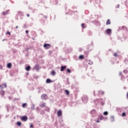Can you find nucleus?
<instances>
[{
    "label": "nucleus",
    "mask_w": 128,
    "mask_h": 128,
    "mask_svg": "<svg viewBox=\"0 0 128 128\" xmlns=\"http://www.w3.org/2000/svg\"><path fill=\"white\" fill-rule=\"evenodd\" d=\"M112 122H114V116L110 117Z\"/></svg>",
    "instance_id": "nucleus-20"
},
{
    "label": "nucleus",
    "mask_w": 128,
    "mask_h": 128,
    "mask_svg": "<svg viewBox=\"0 0 128 128\" xmlns=\"http://www.w3.org/2000/svg\"><path fill=\"white\" fill-rule=\"evenodd\" d=\"M40 108H44L46 106V104L45 103H42V104L40 105Z\"/></svg>",
    "instance_id": "nucleus-10"
},
{
    "label": "nucleus",
    "mask_w": 128,
    "mask_h": 128,
    "mask_svg": "<svg viewBox=\"0 0 128 128\" xmlns=\"http://www.w3.org/2000/svg\"><path fill=\"white\" fill-rule=\"evenodd\" d=\"M26 106V104L24 103L22 104V108H24V106Z\"/></svg>",
    "instance_id": "nucleus-24"
},
{
    "label": "nucleus",
    "mask_w": 128,
    "mask_h": 128,
    "mask_svg": "<svg viewBox=\"0 0 128 128\" xmlns=\"http://www.w3.org/2000/svg\"><path fill=\"white\" fill-rule=\"evenodd\" d=\"M30 128H34V125H33L32 124H31L30 125Z\"/></svg>",
    "instance_id": "nucleus-29"
},
{
    "label": "nucleus",
    "mask_w": 128,
    "mask_h": 128,
    "mask_svg": "<svg viewBox=\"0 0 128 128\" xmlns=\"http://www.w3.org/2000/svg\"><path fill=\"white\" fill-rule=\"evenodd\" d=\"M16 124L18 126H22V122H18Z\"/></svg>",
    "instance_id": "nucleus-17"
},
{
    "label": "nucleus",
    "mask_w": 128,
    "mask_h": 128,
    "mask_svg": "<svg viewBox=\"0 0 128 128\" xmlns=\"http://www.w3.org/2000/svg\"><path fill=\"white\" fill-rule=\"evenodd\" d=\"M66 68V66H61V69H60V72H64V70Z\"/></svg>",
    "instance_id": "nucleus-6"
},
{
    "label": "nucleus",
    "mask_w": 128,
    "mask_h": 128,
    "mask_svg": "<svg viewBox=\"0 0 128 128\" xmlns=\"http://www.w3.org/2000/svg\"><path fill=\"white\" fill-rule=\"evenodd\" d=\"M84 24H82V26L83 28H84Z\"/></svg>",
    "instance_id": "nucleus-28"
},
{
    "label": "nucleus",
    "mask_w": 128,
    "mask_h": 128,
    "mask_svg": "<svg viewBox=\"0 0 128 128\" xmlns=\"http://www.w3.org/2000/svg\"><path fill=\"white\" fill-rule=\"evenodd\" d=\"M42 100H46L48 99V96L46 94H43L41 96Z\"/></svg>",
    "instance_id": "nucleus-2"
},
{
    "label": "nucleus",
    "mask_w": 128,
    "mask_h": 128,
    "mask_svg": "<svg viewBox=\"0 0 128 128\" xmlns=\"http://www.w3.org/2000/svg\"><path fill=\"white\" fill-rule=\"evenodd\" d=\"M88 101L85 102H87Z\"/></svg>",
    "instance_id": "nucleus-41"
},
{
    "label": "nucleus",
    "mask_w": 128,
    "mask_h": 128,
    "mask_svg": "<svg viewBox=\"0 0 128 128\" xmlns=\"http://www.w3.org/2000/svg\"><path fill=\"white\" fill-rule=\"evenodd\" d=\"M2 86H4V88H6V84H3Z\"/></svg>",
    "instance_id": "nucleus-32"
},
{
    "label": "nucleus",
    "mask_w": 128,
    "mask_h": 128,
    "mask_svg": "<svg viewBox=\"0 0 128 128\" xmlns=\"http://www.w3.org/2000/svg\"><path fill=\"white\" fill-rule=\"evenodd\" d=\"M97 122H100V121L98 120Z\"/></svg>",
    "instance_id": "nucleus-40"
},
{
    "label": "nucleus",
    "mask_w": 128,
    "mask_h": 128,
    "mask_svg": "<svg viewBox=\"0 0 128 128\" xmlns=\"http://www.w3.org/2000/svg\"><path fill=\"white\" fill-rule=\"evenodd\" d=\"M120 76H122V72H119Z\"/></svg>",
    "instance_id": "nucleus-34"
},
{
    "label": "nucleus",
    "mask_w": 128,
    "mask_h": 128,
    "mask_svg": "<svg viewBox=\"0 0 128 128\" xmlns=\"http://www.w3.org/2000/svg\"><path fill=\"white\" fill-rule=\"evenodd\" d=\"M106 24H110V20H108L106 22Z\"/></svg>",
    "instance_id": "nucleus-11"
},
{
    "label": "nucleus",
    "mask_w": 128,
    "mask_h": 128,
    "mask_svg": "<svg viewBox=\"0 0 128 128\" xmlns=\"http://www.w3.org/2000/svg\"><path fill=\"white\" fill-rule=\"evenodd\" d=\"M62 111L60 110H58L57 112V116H62Z\"/></svg>",
    "instance_id": "nucleus-4"
},
{
    "label": "nucleus",
    "mask_w": 128,
    "mask_h": 128,
    "mask_svg": "<svg viewBox=\"0 0 128 128\" xmlns=\"http://www.w3.org/2000/svg\"><path fill=\"white\" fill-rule=\"evenodd\" d=\"M20 120H23V122H26V120H28V118L26 116H24L20 117Z\"/></svg>",
    "instance_id": "nucleus-1"
},
{
    "label": "nucleus",
    "mask_w": 128,
    "mask_h": 128,
    "mask_svg": "<svg viewBox=\"0 0 128 128\" xmlns=\"http://www.w3.org/2000/svg\"><path fill=\"white\" fill-rule=\"evenodd\" d=\"M2 68H4L2 67V66L0 65V70H2Z\"/></svg>",
    "instance_id": "nucleus-27"
},
{
    "label": "nucleus",
    "mask_w": 128,
    "mask_h": 128,
    "mask_svg": "<svg viewBox=\"0 0 128 128\" xmlns=\"http://www.w3.org/2000/svg\"><path fill=\"white\" fill-rule=\"evenodd\" d=\"M120 8V4H118L116 6V8Z\"/></svg>",
    "instance_id": "nucleus-30"
},
{
    "label": "nucleus",
    "mask_w": 128,
    "mask_h": 128,
    "mask_svg": "<svg viewBox=\"0 0 128 128\" xmlns=\"http://www.w3.org/2000/svg\"><path fill=\"white\" fill-rule=\"evenodd\" d=\"M124 72L125 74H126V72H128V70H124Z\"/></svg>",
    "instance_id": "nucleus-33"
},
{
    "label": "nucleus",
    "mask_w": 128,
    "mask_h": 128,
    "mask_svg": "<svg viewBox=\"0 0 128 128\" xmlns=\"http://www.w3.org/2000/svg\"><path fill=\"white\" fill-rule=\"evenodd\" d=\"M9 34V36H10V32H6V34Z\"/></svg>",
    "instance_id": "nucleus-25"
},
{
    "label": "nucleus",
    "mask_w": 128,
    "mask_h": 128,
    "mask_svg": "<svg viewBox=\"0 0 128 128\" xmlns=\"http://www.w3.org/2000/svg\"><path fill=\"white\" fill-rule=\"evenodd\" d=\"M27 16L28 18L30 16V14H28Z\"/></svg>",
    "instance_id": "nucleus-37"
},
{
    "label": "nucleus",
    "mask_w": 128,
    "mask_h": 128,
    "mask_svg": "<svg viewBox=\"0 0 128 128\" xmlns=\"http://www.w3.org/2000/svg\"><path fill=\"white\" fill-rule=\"evenodd\" d=\"M114 56H118V54L116 53H114Z\"/></svg>",
    "instance_id": "nucleus-31"
},
{
    "label": "nucleus",
    "mask_w": 128,
    "mask_h": 128,
    "mask_svg": "<svg viewBox=\"0 0 128 128\" xmlns=\"http://www.w3.org/2000/svg\"><path fill=\"white\" fill-rule=\"evenodd\" d=\"M34 68H35V70H38V66H36Z\"/></svg>",
    "instance_id": "nucleus-23"
},
{
    "label": "nucleus",
    "mask_w": 128,
    "mask_h": 128,
    "mask_svg": "<svg viewBox=\"0 0 128 128\" xmlns=\"http://www.w3.org/2000/svg\"><path fill=\"white\" fill-rule=\"evenodd\" d=\"M98 118H99V120H104V117L102 116H99Z\"/></svg>",
    "instance_id": "nucleus-12"
},
{
    "label": "nucleus",
    "mask_w": 128,
    "mask_h": 128,
    "mask_svg": "<svg viewBox=\"0 0 128 128\" xmlns=\"http://www.w3.org/2000/svg\"><path fill=\"white\" fill-rule=\"evenodd\" d=\"M12 63H8V64H7V68H12Z\"/></svg>",
    "instance_id": "nucleus-7"
},
{
    "label": "nucleus",
    "mask_w": 128,
    "mask_h": 128,
    "mask_svg": "<svg viewBox=\"0 0 128 128\" xmlns=\"http://www.w3.org/2000/svg\"><path fill=\"white\" fill-rule=\"evenodd\" d=\"M104 94V92H102V94Z\"/></svg>",
    "instance_id": "nucleus-39"
},
{
    "label": "nucleus",
    "mask_w": 128,
    "mask_h": 128,
    "mask_svg": "<svg viewBox=\"0 0 128 128\" xmlns=\"http://www.w3.org/2000/svg\"><path fill=\"white\" fill-rule=\"evenodd\" d=\"M2 14L4 16L8 14V11H6V12H4Z\"/></svg>",
    "instance_id": "nucleus-22"
},
{
    "label": "nucleus",
    "mask_w": 128,
    "mask_h": 128,
    "mask_svg": "<svg viewBox=\"0 0 128 128\" xmlns=\"http://www.w3.org/2000/svg\"><path fill=\"white\" fill-rule=\"evenodd\" d=\"M122 116H126V113L123 112V113L122 114Z\"/></svg>",
    "instance_id": "nucleus-26"
},
{
    "label": "nucleus",
    "mask_w": 128,
    "mask_h": 128,
    "mask_svg": "<svg viewBox=\"0 0 128 128\" xmlns=\"http://www.w3.org/2000/svg\"><path fill=\"white\" fill-rule=\"evenodd\" d=\"M106 34H112V30L107 29L106 30Z\"/></svg>",
    "instance_id": "nucleus-5"
},
{
    "label": "nucleus",
    "mask_w": 128,
    "mask_h": 128,
    "mask_svg": "<svg viewBox=\"0 0 128 128\" xmlns=\"http://www.w3.org/2000/svg\"><path fill=\"white\" fill-rule=\"evenodd\" d=\"M26 34H28V30H26Z\"/></svg>",
    "instance_id": "nucleus-35"
},
{
    "label": "nucleus",
    "mask_w": 128,
    "mask_h": 128,
    "mask_svg": "<svg viewBox=\"0 0 128 128\" xmlns=\"http://www.w3.org/2000/svg\"><path fill=\"white\" fill-rule=\"evenodd\" d=\"M104 116H108V112H104Z\"/></svg>",
    "instance_id": "nucleus-19"
},
{
    "label": "nucleus",
    "mask_w": 128,
    "mask_h": 128,
    "mask_svg": "<svg viewBox=\"0 0 128 128\" xmlns=\"http://www.w3.org/2000/svg\"><path fill=\"white\" fill-rule=\"evenodd\" d=\"M18 28V26H16V28Z\"/></svg>",
    "instance_id": "nucleus-38"
},
{
    "label": "nucleus",
    "mask_w": 128,
    "mask_h": 128,
    "mask_svg": "<svg viewBox=\"0 0 128 128\" xmlns=\"http://www.w3.org/2000/svg\"><path fill=\"white\" fill-rule=\"evenodd\" d=\"M67 72H68V74H70V72H70V70L69 68L67 69Z\"/></svg>",
    "instance_id": "nucleus-21"
},
{
    "label": "nucleus",
    "mask_w": 128,
    "mask_h": 128,
    "mask_svg": "<svg viewBox=\"0 0 128 128\" xmlns=\"http://www.w3.org/2000/svg\"><path fill=\"white\" fill-rule=\"evenodd\" d=\"M50 82H52V80H50V79H47L46 80V84H50Z\"/></svg>",
    "instance_id": "nucleus-9"
},
{
    "label": "nucleus",
    "mask_w": 128,
    "mask_h": 128,
    "mask_svg": "<svg viewBox=\"0 0 128 128\" xmlns=\"http://www.w3.org/2000/svg\"><path fill=\"white\" fill-rule=\"evenodd\" d=\"M0 94H2V96H4V91L2 90L0 92Z\"/></svg>",
    "instance_id": "nucleus-13"
},
{
    "label": "nucleus",
    "mask_w": 128,
    "mask_h": 128,
    "mask_svg": "<svg viewBox=\"0 0 128 128\" xmlns=\"http://www.w3.org/2000/svg\"><path fill=\"white\" fill-rule=\"evenodd\" d=\"M0 88H2V86L1 85H0Z\"/></svg>",
    "instance_id": "nucleus-36"
},
{
    "label": "nucleus",
    "mask_w": 128,
    "mask_h": 128,
    "mask_svg": "<svg viewBox=\"0 0 128 128\" xmlns=\"http://www.w3.org/2000/svg\"><path fill=\"white\" fill-rule=\"evenodd\" d=\"M51 74H52V76H54V74H56V72L55 71H52L51 72Z\"/></svg>",
    "instance_id": "nucleus-16"
},
{
    "label": "nucleus",
    "mask_w": 128,
    "mask_h": 128,
    "mask_svg": "<svg viewBox=\"0 0 128 128\" xmlns=\"http://www.w3.org/2000/svg\"><path fill=\"white\" fill-rule=\"evenodd\" d=\"M25 70H27V72H29L30 70V66H28L25 68Z\"/></svg>",
    "instance_id": "nucleus-8"
},
{
    "label": "nucleus",
    "mask_w": 128,
    "mask_h": 128,
    "mask_svg": "<svg viewBox=\"0 0 128 128\" xmlns=\"http://www.w3.org/2000/svg\"><path fill=\"white\" fill-rule=\"evenodd\" d=\"M31 110H34V104L32 105V106H31Z\"/></svg>",
    "instance_id": "nucleus-14"
},
{
    "label": "nucleus",
    "mask_w": 128,
    "mask_h": 128,
    "mask_svg": "<svg viewBox=\"0 0 128 128\" xmlns=\"http://www.w3.org/2000/svg\"><path fill=\"white\" fill-rule=\"evenodd\" d=\"M79 58L80 60H82L84 58V56L82 55H80V56H79Z\"/></svg>",
    "instance_id": "nucleus-18"
},
{
    "label": "nucleus",
    "mask_w": 128,
    "mask_h": 128,
    "mask_svg": "<svg viewBox=\"0 0 128 128\" xmlns=\"http://www.w3.org/2000/svg\"><path fill=\"white\" fill-rule=\"evenodd\" d=\"M65 92H66V94H67V96H68V94H70V92L68 90H65Z\"/></svg>",
    "instance_id": "nucleus-15"
},
{
    "label": "nucleus",
    "mask_w": 128,
    "mask_h": 128,
    "mask_svg": "<svg viewBox=\"0 0 128 128\" xmlns=\"http://www.w3.org/2000/svg\"><path fill=\"white\" fill-rule=\"evenodd\" d=\"M44 48H46V50H48V48H50V44H45L44 45Z\"/></svg>",
    "instance_id": "nucleus-3"
}]
</instances>
